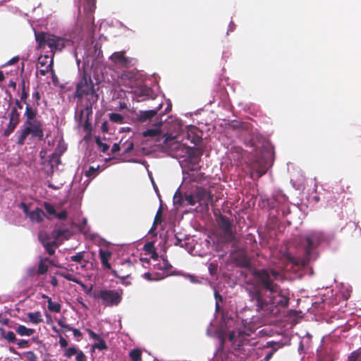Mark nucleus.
<instances>
[{
	"label": "nucleus",
	"instance_id": "obj_41",
	"mask_svg": "<svg viewBox=\"0 0 361 361\" xmlns=\"http://www.w3.org/2000/svg\"><path fill=\"white\" fill-rule=\"evenodd\" d=\"M53 59H51V61H50V63L49 65H47L46 67H44V68H41L39 70V73H40L41 75H46L47 73L49 72V71H51V72H54V70H53Z\"/></svg>",
	"mask_w": 361,
	"mask_h": 361
},
{
	"label": "nucleus",
	"instance_id": "obj_50",
	"mask_svg": "<svg viewBox=\"0 0 361 361\" xmlns=\"http://www.w3.org/2000/svg\"><path fill=\"white\" fill-rule=\"evenodd\" d=\"M49 56H40L38 58V63L41 66V67H46L48 64Z\"/></svg>",
	"mask_w": 361,
	"mask_h": 361
},
{
	"label": "nucleus",
	"instance_id": "obj_18",
	"mask_svg": "<svg viewBox=\"0 0 361 361\" xmlns=\"http://www.w3.org/2000/svg\"><path fill=\"white\" fill-rule=\"evenodd\" d=\"M268 170V166L264 161L257 159L253 164V173L257 175V178H259L264 176Z\"/></svg>",
	"mask_w": 361,
	"mask_h": 361
},
{
	"label": "nucleus",
	"instance_id": "obj_29",
	"mask_svg": "<svg viewBox=\"0 0 361 361\" xmlns=\"http://www.w3.org/2000/svg\"><path fill=\"white\" fill-rule=\"evenodd\" d=\"M29 320L33 324H39L43 322L42 314L40 312L27 313Z\"/></svg>",
	"mask_w": 361,
	"mask_h": 361
},
{
	"label": "nucleus",
	"instance_id": "obj_61",
	"mask_svg": "<svg viewBox=\"0 0 361 361\" xmlns=\"http://www.w3.org/2000/svg\"><path fill=\"white\" fill-rule=\"evenodd\" d=\"M20 208L23 209V212L25 214L29 216V212H30L29 211V209H28V207L27 206V204L24 202H22V203H20Z\"/></svg>",
	"mask_w": 361,
	"mask_h": 361
},
{
	"label": "nucleus",
	"instance_id": "obj_9",
	"mask_svg": "<svg viewBox=\"0 0 361 361\" xmlns=\"http://www.w3.org/2000/svg\"><path fill=\"white\" fill-rule=\"evenodd\" d=\"M218 224L223 231V238L225 242L232 243L235 240V234L233 231V224L228 217L221 214L218 219Z\"/></svg>",
	"mask_w": 361,
	"mask_h": 361
},
{
	"label": "nucleus",
	"instance_id": "obj_54",
	"mask_svg": "<svg viewBox=\"0 0 361 361\" xmlns=\"http://www.w3.org/2000/svg\"><path fill=\"white\" fill-rule=\"evenodd\" d=\"M75 361H87V357L82 351L78 350L76 354Z\"/></svg>",
	"mask_w": 361,
	"mask_h": 361
},
{
	"label": "nucleus",
	"instance_id": "obj_35",
	"mask_svg": "<svg viewBox=\"0 0 361 361\" xmlns=\"http://www.w3.org/2000/svg\"><path fill=\"white\" fill-rule=\"evenodd\" d=\"M9 121H15L19 123L20 122V113L18 111L16 107H13L9 114Z\"/></svg>",
	"mask_w": 361,
	"mask_h": 361
},
{
	"label": "nucleus",
	"instance_id": "obj_58",
	"mask_svg": "<svg viewBox=\"0 0 361 361\" xmlns=\"http://www.w3.org/2000/svg\"><path fill=\"white\" fill-rule=\"evenodd\" d=\"M59 344L61 348H66L68 343L62 336H59Z\"/></svg>",
	"mask_w": 361,
	"mask_h": 361
},
{
	"label": "nucleus",
	"instance_id": "obj_34",
	"mask_svg": "<svg viewBox=\"0 0 361 361\" xmlns=\"http://www.w3.org/2000/svg\"><path fill=\"white\" fill-rule=\"evenodd\" d=\"M129 356L133 361H140L142 359V352L140 349H133L130 352Z\"/></svg>",
	"mask_w": 361,
	"mask_h": 361
},
{
	"label": "nucleus",
	"instance_id": "obj_62",
	"mask_svg": "<svg viewBox=\"0 0 361 361\" xmlns=\"http://www.w3.org/2000/svg\"><path fill=\"white\" fill-rule=\"evenodd\" d=\"M120 145L118 143H114L111 148V153L115 154L120 150Z\"/></svg>",
	"mask_w": 361,
	"mask_h": 361
},
{
	"label": "nucleus",
	"instance_id": "obj_56",
	"mask_svg": "<svg viewBox=\"0 0 361 361\" xmlns=\"http://www.w3.org/2000/svg\"><path fill=\"white\" fill-rule=\"evenodd\" d=\"M28 91H27L26 90H22L20 100L23 101L25 104H27L26 99L28 97Z\"/></svg>",
	"mask_w": 361,
	"mask_h": 361
},
{
	"label": "nucleus",
	"instance_id": "obj_26",
	"mask_svg": "<svg viewBox=\"0 0 361 361\" xmlns=\"http://www.w3.org/2000/svg\"><path fill=\"white\" fill-rule=\"evenodd\" d=\"M42 244L49 255H53L55 253V249L59 245V243H56L54 240L51 242H44V240H42Z\"/></svg>",
	"mask_w": 361,
	"mask_h": 361
},
{
	"label": "nucleus",
	"instance_id": "obj_38",
	"mask_svg": "<svg viewBox=\"0 0 361 361\" xmlns=\"http://www.w3.org/2000/svg\"><path fill=\"white\" fill-rule=\"evenodd\" d=\"M195 199H196V197H195V192L191 194H188V193L185 194V201L187 202V204L188 205L193 206L196 203H197V201L195 200Z\"/></svg>",
	"mask_w": 361,
	"mask_h": 361
},
{
	"label": "nucleus",
	"instance_id": "obj_53",
	"mask_svg": "<svg viewBox=\"0 0 361 361\" xmlns=\"http://www.w3.org/2000/svg\"><path fill=\"white\" fill-rule=\"evenodd\" d=\"M18 348H28L30 346L29 341L24 339L17 340L16 342Z\"/></svg>",
	"mask_w": 361,
	"mask_h": 361
},
{
	"label": "nucleus",
	"instance_id": "obj_48",
	"mask_svg": "<svg viewBox=\"0 0 361 361\" xmlns=\"http://www.w3.org/2000/svg\"><path fill=\"white\" fill-rule=\"evenodd\" d=\"M238 265L241 267H247L250 265V261L245 255L240 257Z\"/></svg>",
	"mask_w": 361,
	"mask_h": 361
},
{
	"label": "nucleus",
	"instance_id": "obj_59",
	"mask_svg": "<svg viewBox=\"0 0 361 361\" xmlns=\"http://www.w3.org/2000/svg\"><path fill=\"white\" fill-rule=\"evenodd\" d=\"M32 98L36 100L37 105H39V100L41 99L40 94L38 91H36L32 93Z\"/></svg>",
	"mask_w": 361,
	"mask_h": 361
},
{
	"label": "nucleus",
	"instance_id": "obj_60",
	"mask_svg": "<svg viewBox=\"0 0 361 361\" xmlns=\"http://www.w3.org/2000/svg\"><path fill=\"white\" fill-rule=\"evenodd\" d=\"M49 238H50V237L47 233H44V234L40 233L39 235V240L41 243H42V240H44V242H49Z\"/></svg>",
	"mask_w": 361,
	"mask_h": 361
},
{
	"label": "nucleus",
	"instance_id": "obj_4",
	"mask_svg": "<svg viewBox=\"0 0 361 361\" xmlns=\"http://www.w3.org/2000/svg\"><path fill=\"white\" fill-rule=\"evenodd\" d=\"M35 39L39 48L44 49L47 46L51 49V59H53L55 52L61 51L68 42L63 37L44 32H35Z\"/></svg>",
	"mask_w": 361,
	"mask_h": 361
},
{
	"label": "nucleus",
	"instance_id": "obj_13",
	"mask_svg": "<svg viewBox=\"0 0 361 361\" xmlns=\"http://www.w3.org/2000/svg\"><path fill=\"white\" fill-rule=\"evenodd\" d=\"M24 126L28 128L29 134H31L32 137H37L39 140H44V130L41 121L37 120L32 122L25 121Z\"/></svg>",
	"mask_w": 361,
	"mask_h": 361
},
{
	"label": "nucleus",
	"instance_id": "obj_47",
	"mask_svg": "<svg viewBox=\"0 0 361 361\" xmlns=\"http://www.w3.org/2000/svg\"><path fill=\"white\" fill-rule=\"evenodd\" d=\"M156 250L154 245L153 242H148L144 245V250L147 253L151 255L152 252H154Z\"/></svg>",
	"mask_w": 361,
	"mask_h": 361
},
{
	"label": "nucleus",
	"instance_id": "obj_28",
	"mask_svg": "<svg viewBox=\"0 0 361 361\" xmlns=\"http://www.w3.org/2000/svg\"><path fill=\"white\" fill-rule=\"evenodd\" d=\"M46 262L51 263V261L47 257L44 258L39 261L37 269V274L39 275H43L48 271L49 267Z\"/></svg>",
	"mask_w": 361,
	"mask_h": 361
},
{
	"label": "nucleus",
	"instance_id": "obj_24",
	"mask_svg": "<svg viewBox=\"0 0 361 361\" xmlns=\"http://www.w3.org/2000/svg\"><path fill=\"white\" fill-rule=\"evenodd\" d=\"M15 331L18 335L21 336H30L35 332L34 329L27 328L24 325H18L15 329Z\"/></svg>",
	"mask_w": 361,
	"mask_h": 361
},
{
	"label": "nucleus",
	"instance_id": "obj_43",
	"mask_svg": "<svg viewBox=\"0 0 361 361\" xmlns=\"http://www.w3.org/2000/svg\"><path fill=\"white\" fill-rule=\"evenodd\" d=\"M43 206L47 211V212L50 215H55L56 214V209L53 205H51L50 203L44 202L43 204Z\"/></svg>",
	"mask_w": 361,
	"mask_h": 361
},
{
	"label": "nucleus",
	"instance_id": "obj_42",
	"mask_svg": "<svg viewBox=\"0 0 361 361\" xmlns=\"http://www.w3.org/2000/svg\"><path fill=\"white\" fill-rule=\"evenodd\" d=\"M95 142L100 148L101 151L104 153L106 152L109 148V146L106 143L102 142L99 137L95 138Z\"/></svg>",
	"mask_w": 361,
	"mask_h": 361
},
{
	"label": "nucleus",
	"instance_id": "obj_10",
	"mask_svg": "<svg viewBox=\"0 0 361 361\" xmlns=\"http://www.w3.org/2000/svg\"><path fill=\"white\" fill-rule=\"evenodd\" d=\"M109 60L114 66L119 68H128L134 65L133 59H130L126 56V51H116L113 53Z\"/></svg>",
	"mask_w": 361,
	"mask_h": 361
},
{
	"label": "nucleus",
	"instance_id": "obj_63",
	"mask_svg": "<svg viewBox=\"0 0 361 361\" xmlns=\"http://www.w3.org/2000/svg\"><path fill=\"white\" fill-rule=\"evenodd\" d=\"M71 331H73V336L75 338H80L82 336V333L80 332V330H78L77 329L73 328Z\"/></svg>",
	"mask_w": 361,
	"mask_h": 361
},
{
	"label": "nucleus",
	"instance_id": "obj_7",
	"mask_svg": "<svg viewBox=\"0 0 361 361\" xmlns=\"http://www.w3.org/2000/svg\"><path fill=\"white\" fill-rule=\"evenodd\" d=\"M94 298L101 300L104 306H117L122 300L123 290L102 289L94 294Z\"/></svg>",
	"mask_w": 361,
	"mask_h": 361
},
{
	"label": "nucleus",
	"instance_id": "obj_19",
	"mask_svg": "<svg viewBox=\"0 0 361 361\" xmlns=\"http://www.w3.org/2000/svg\"><path fill=\"white\" fill-rule=\"evenodd\" d=\"M44 216H46L45 213L39 207L29 212V218L32 222L41 223Z\"/></svg>",
	"mask_w": 361,
	"mask_h": 361
},
{
	"label": "nucleus",
	"instance_id": "obj_31",
	"mask_svg": "<svg viewBox=\"0 0 361 361\" xmlns=\"http://www.w3.org/2000/svg\"><path fill=\"white\" fill-rule=\"evenodd\" d=\"M161 130L159 128L147 129L142 132V135L145 137H157L161 135Z\"/></svg>",
	"mask_w": 361,
	"mask_h": 361
},
{
	"label": "nucleus",
	"instance_id": "obj_45",
	"mask_svg": "<svg viewBox=\"0 0 361 361\" xmlns=\"http://www.w3.org/2000/svg\"><path fill=\"white\" fill-rule=\"evenodd\" d=\"M78 349L75 347H71L66 350L64 356L67 358H71L73 355H76Z\"/></svg>",
	"mask_w": 361,
	"mask_h": 361
},
{
	"label": "nucleus",
	"instance_id": "obj_12",
	"mask_svg": "<svg viewBox=\"0 0 361 361\" xmlns=\"http://www.w3.org/2000/svg\"><path fill=\"white\" fill-rule=\"evenodd\" d=\"M133 265L130 259H126L121 263V267L119 269H112L111 274L116 278L121 279V283H124V280L130 277Z\"/></svg>",
	"mask_w": 361,
	"mask_h": 361
},
{
	"label": "nucleus",
	"instance_id": "obj_49",
	"mask_svg": "<svg viewBox=\"0 0 361 361\" xmlns=\"http://www.w3.org/2000/svg\"><path fill=\"white\" fill-rule=\"evenodd\" d=\"M162 259V264L160 265L159 269L164 271H169L172 268L171 264L169 262V261L166 259L163 258Z\"/></svg>",
	"mask_w": 361,
	"mask_h": 361
},
{
	"label": "nucleus",
	"instance_id": "obj_21",
	"mask_svg": "<svg viewBox=\"0 0 361 361\" xmlns=\"http://www.w3.org/2000/svg\"><path fill=\"white\" fill-rule=\"evenodd\" d=\"M37 114V110L32 108L30 104H26L25 116L26 117L25 121H34Z\"/></svg>",
	"mask_w": 361,
	"mask_h": 361
},
{
	"label": "nucleus",
	"instance_id": "obj_55",
	"mask_svg": "<svg viewBox=\"0 0 361 361\" xmlns=\"http://www.w3.org/2000/svg\"><path fill=\"white\" fill-rule=\"evenodd\" d=\"M28 361H36L37 355L32 351H28L25 353Z\"/></svg>",
	"mask_w": 361,
	"mask_h": 361
},
{
	"label": "nucleus",
	"instance_id": "obj_14",
	"mask_svg": "<svg viewBox=\"0 0 361 361\" xmlns=\"http://www.w3.org/2000/svg\"><path fill=\"white\" fill-rule=\"evenodd\" d=\"M247 332L246 331L239 330L238 331V334L236 335L234 331H231L228 334V338L229 341H231L233 344H236L238 346L243 345L245 342H248V339H245V336H249L250 335V332Z\"/></svg>",
	"mask_w": 361,
	"mask_h": 361
},
{
	"label": "nucleus",
	"instance_id": "obj_23",
	"mask_svg": "<svg viewBox=\"0 0 361 361\" xmlns=\"http://www.w3.org/2000/svg\"><path fill=\"white\" fill-rule=\"evenodd\" d=\"M267 348H271V350L270 352H269L265 357H264V361H269L270 359L272 357L273 355L275 353V352L278 350V348L280 347V345L278 343L270 341L267 342L266 344Z\"/></svg>",
	"mask_w": 361,
	"mask_h": 361
},
{
	"label": "nucleus",
	"instance_id": "obj_22",
	"mask_svg": "<svg viewBox=\"0 0 361 361\" xmlns=\"http://www.w3.org/2000/svg\"><path fill=\"white\" fill-rule=\"evenodd\" d=\"M0 334L10 343H15L17 341L16 334L13 331H6L4 328L0 327Z\"/></svg>",
	"mask_w": 361,
	"mask_h": 361
},
{
	"label": "nucleus",
	"instance_id": "obj_44",
	"mask_svg": "<svg viewBox=\"0 0 361 361\" xmlns=\"http://www.w3.org/2000/svg\"><path fill=\"white\" fill-rule=\"evenodd\" d=\"M85 252L84 251L78 252L76 255L71 257V260L75 262H81L85 257Z\"/></svg>",
	"mask_w": 361,
	"mask_h": 361
},
{
	"label": "nucleus",
	"instance_id": "obj_20",
	"mask_svg": "<svg viewBox=\"0 0 361 361\" xmlns=\"http://www.w3.org/2000/svg\"><path fill=\"white\" fill-rule=\"evenodd\" d=\"M43 298H46L47 300L48 303V310L50 312L59 313L61 312V305L59 302H53L51 298L46 295H42Z\"/></svg>",
	"mask_w": 361,
	"mask_h": 361
},
{
	"label": "nucleus",
	"instance_id": "obj_16",
	"mask_svg": "<svg viewBox=\"0 0 361 361\" xmlns=\"http://www.w3.org/2000/svg\"><path fill=\"white\" fill-rule=\"evenodd\" d=\"M59 225L56 224L54 229L51 232V237L59 243L61 238L68 239L69 231L67 228H58Z\"/></svg>",
	"mask_w": 361,
	"mask_h": 361
},
{
	"label": "nucleus",
	"instance_id": "obj_2",
	"mask_svg": "<svg viewBox=\"0 0 361 361\" xmlns=\"http://www.w3.org/2000/svg\"><path fill=\"white\" fill-rule=\"evenodd\" d=\"M251 298L256 302L257 310L258 312L262 311L265 314H271L274 307H286L289 302V298L281 294L280 289L277 293L269 295V300L264 298L262 293L259 290L252 292Z\"/></svg>",
	"mask_w": 361,
	"mask_h": 361
},
{
	"label": "nucleus",
	"instance_id": "obj_64",
	"mask_svg": "<svg viewBox=\"0 0 361 361\" xmlns=\"http://www.w3.org/2000/svg\"><path fill=\"white\" fill-rule=\"evenodd\" d=\"M134 147V144L133 142H130L128 146L124 149V154L129 153Z\"/></svg>",
	"mask_w": 361,
	"mask_h": 361
},
{
	"label": "nucleus",
	"instance_id": "obj_30",
	"mask_svg": "<svg viewBox=\"0 0 361 361\" xmlns=\"http://www.w3.org/2000/svg\"><path fill=\"white\" fill-rule=\"evenodd\" d=\"M18 133H19V135L18 137L16 143L18 145L22 146L24 145L25 140L27 136L29 135V130H28V128H26L25 126H24L23 129L18 131Z\"/></svg>",
	"mask_w": 361,
	"mask_h": 361
},
{
	"label": "nucleus",
	"instance_id": "obj_32",
	"mask_svg": "<svg viewBox=\"0 0 361 361\" xmlns=\"http://www.w3.org/2000/svg\"><path fill=\"white\" fill-rule=\"evenodd\" d=\"M161 217H162V207L160 206L157 212L156 215H155L153 225H152L151 230L156 229L157 226L161 223Z\"/></svg>",
	"mask_w": 361,
	"mask_h": 361
},
{
	"label": "nucleus",
	"instance_id": "obj_57",
	"mask_svg": "<svg viewBox=\"0 0 361 361\" xmlns=\"http://www.w3.org/2000/svg\"><path fill=\"white\" fill-rule=\"evenodd\" d=\"M64 278L70 281H73V282H75V283H80V281L78 279H77L75 276H73V275L70 274H68L66 273V276H64Z\"/></svg>",
	"mask_w": 361,
	"mask_h": 361
},
{
	"label": "nucleus",
	"instance_id": "obj_6",
	"mask_svg": "<svg viewBox=\"0 0 361 361\" xmlns=\"http://www.w3.org/2000/svg\"><path fill=\"white\" fill-rule=\"evenodd\" d=\"M85 96H90L88 98L90 102H97L99 99V95L94 89V85L91 76L86 72H84L80 80L76 85V90L74 94L75 98L82 99Z\"/></svg>",
	"mask_w": 361,
	"mask_h": 361
},
{
	"label": "nucleus",
	"instance_id": "obj_51",
	"mask_svg": "<svg viewBox=\"0 0 361 361\" xmlns=\"http://www.w3.org/2000/svg\"><path fill=\"white\" fill-rule=\"evenodd\" d=\"M208 270L212 276L215 275L217 273L218 266L215 263H210L208 266Z\"/></svg>",
	"mask_w": 361,
	"mask_h": 361
},
{
	"label": "nucleus",
	"instance_id": "obj_40",
	"mask_svg": "<svg viewBox=\"0 0 361 361\" xmlns=\"http://www.w3.org/2000/svg\"><path fill=\"white\" fill-rule=\"evenodd\" d=\"M99 166L97 167L90 166L89 169L86 171L85 176L87 177L94 178L98 173Z\"/></svg>",
	"mask_w": 361,
	"mask_h": 361
},
{
	"label": "nucleus",
	"instance_id": "obj_27",
	"mask_svg": "<svg viewBox=\"0 0 361 361\" xmlns=\"http://www.w3.org/2000/svg\"><path fill=\"white\" fill-rule=\"evenodd\" d=\"M334 239V235L332 234L326 233L324 232L317 233V244L324 243H330L331 240Z\"/></svg>",
	"mask_w": 361,
	"mask_h": 361
},
{
	"label": "nucleus",
	"instance_id": "obj_39",
	"mask_svg": "<svg viewBox=\"0 0 361 361\" xmlns=\"http://www.w3.org/2000/svg\"><path fill=\"white\" fill-rule=\"evenodd\" d=\"M185 201V196L183 197L181 193L178 191L175 193L173 196V202L174 204L176 205H182L183 204V202Z\"/></svg>",
	"mask_w": 361,
	"mask_h": 361
},
{
	"label": "nucleus",
	"instance_id": "obj_25",
	"mask_svg": "<svg viewBox=\"0 0 361 361\" xmlns=\"http://www.w3.org/2000/svg\"><path fill=\"white\" fill-rule=\"evenodd\" d=\"M161 107V104L159 105L157 109L141 111L140 114V120L141 121H145L148 119L153 118L154 116L157 114V112Z\"/></svg>",
	"mask_w": 361,
	"mask_h": 361
},
{
	"label": "nucleus",
	"instance_id": "obj_17",
	"mask_svg": "<svg viewBox=\"0 0 361 361\" xmlns=\"http://www.w3.org/2000/svg\"><path fill=\"white\" fill-rule=\"evenodd\" d=\"M99 255L103 268L111 271L113 269L109 261L112 256V252L101 248L99 249Z\"/></svg>",
	"mask_w": 361,
	"mask_h": 361
},
{
	"label": "nucleus",
	"instance_id": "obj_8",
	"mask_svg": "<svg viewBox=\"0 0 361 361\" xmlns=\"http://www.w3.org/2000/svg\"><path fill=\"white\" fill-rule=\"evenodd\" d=\"M92 114V103L90 102L85 109H80L75 113V120L78 126H82L83 130L90 132L92 130V123L90 117Z\"/></svg>",
	"mask_w": 361,
	"mask_h": 361
},
{
	"label": "nucleus",
	"instance_id": "obj_5",
	"mask_svg": "<svg viewBox=\"0 0 361 361\" xmlns=\"http://www.w3.org/2000/svg\"><path fill=\"white\" fill-rule=\"evenodd\" d=\"M163 137L164 138L163 141L164 147L168 148L176 152L178 150H181L182 152L185 151L188 155V157L192 160L194 164H196L199 162L202 154V151L201 149L195 147H185L180 142L175 140L176 137L171 135H164Z\"/></svg>",
	"mask_w": 361,
	"mask_h": 361
},
{
	"label": "nucleus",
	"instance_id": "obj_37",
	"mask_svg": "<svg viewBox=\"0 0 361 361\" xmlns=\"http://www.w3.org/2000/svg\"><path fill=\"white\" fill-rule=\"evenodd\" d=\"M18 123H17V122L9 121L8 126L4 131V135L8 136L10 134H11L14 131V130L16 128V126H18Z\"/></svg>",
	"mask_w": 361,
	"mask_h": 361
},
{
	"label": "nucleus",
	"instance_id": "obj_3",
	"mask_svg": "<svg viewBox=\"0 0 361 361\" xmlns=\"http://www.w3.org/2000/svg\"><path fill=\"white\" fill-rule=\"evenodd\" d=\"M280 276V273L274 269H255L253 271V276L255 279L258 289L255 290H262L268 292L269 295H274L279 292L280 286L275 283Z\"/></svg>",
	"mask_w": 361,
	"mask_h": 361
},
{
	"label": "nucleus",
	"instance_id": "obj_1",
	"mask_svg": "<svg viewBox=\"0 0 361 361\" xmlns=\"http://www.w3.org/2000/svg\"><path fill=\"white\" fill-rule=\"evenodd\" d=\"M291 243L297 250L295 255L286 252L283 254L285 259L298 269L308 268L316 249L313 236L300 235Z\"/></svg>",
	"mask_w": 361,
	"mask_h": 361
},
{
	"label": "nucleus",
	"instance_id": "obj_46",
	"mask_svg": "<svg viewBox=\"0 0 361 361\" xmlns=\"http://www.w3.org/2000/svg\"><path fill=\"white\" fill-rule=\"evenodd\" d=\"M58 324L63 329L64 331H71L73 328L72 326H71L69 324H67L65 322V318L62 319H59L58 320Z\"/></svg>",
	"mask_w": 361,
	"mask_h": 361
},
{
	"label": "nucleus",
	"instance_id": "obj_15",
	"mask_svg": "<svg viewBox=\"0 0 361 361\" xmlns=\"http://www.w3.org/2000/svg\"><path fill=\"white\" fill-rule=\"evenodd\" d=\"M87 331L90 338L97 341V343H94L92 345L93 349H98L99 350H106L108 348L105 341L97 334L94 333L92 330L87 329Z\"/></svg>",
	"mask_w": 361,
	"mask_h": 361
},
{
	"label": "nucleus",
	"instance_id": "obj_33",
	"mask_svg": "<svg viewBox=\"0 0 361 361\" xmlns=\"http://www.w3.org/2000/svg\"><path fill=\"white\" fill-rule=\"evenodd\" d=\"M347 361H361V348L352 352L348 356Z\"/></svg>",
	"mask_w": 361,
	"mask_h": 361
},
{
	"label": "nucleus",
	"instance_id": "obj_36",
	"mask_svg": "<svg viewBox=\"0 0 361 361\" xmlns=\"http://www.w3.org/2000/svg\"><path fill=\"white\" fill-rule=\"evenodd\" d=\"M109 119L114 123H122L123 121V116L118 113H111L109 114Z\"/></svg>",
	"mask_w": 361,
	"mask_h": 361
},
{
	"label": "nucleus",
	"instance_id": "obj_11",
	"mask_svg": "<svg viewBox=\"0 0 361 361\" xmlns=\"http://www.w3.org/2000/svg\"><path fill=\"white\" fill-rule=\"evenodd\" d=\"M195 200L200 206L208 209L209 204H214L213 195L207 189L197 187L195 190Z\"/></svg>",
	"mask_w": 361,
	"mask_h": 361
},
{
	"label": "nucleus",
	"instance_id": "obj_52",
	"mask_svg": "<svg viewBox=\"0 0 361 361\" xmlns=\"http://www.w3.org/2000/svg\"><path fill=\"white\" fill-rule=\"evenodd\" d=\"M54 216L60 220H65V219H66V218L68 216V212L66 210H62L60 212H56V214Z\"/></svg>",
	"mask_w": 361,
	"mask_h": 361
}]
</instances>
